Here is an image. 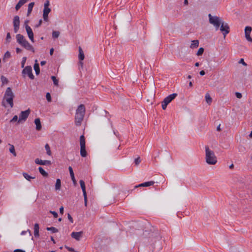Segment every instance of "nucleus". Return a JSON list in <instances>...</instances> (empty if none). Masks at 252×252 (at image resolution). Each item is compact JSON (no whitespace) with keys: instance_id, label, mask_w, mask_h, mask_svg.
I'll return each mask as SVG.
<instances>
[{"instance_id":"412c9836","label":"nucleus","mask_w":252,"mask_h":252,"mask_svg":"<svg viewBox=\"0 0 252 252\" xmlns=\"http://www.w3.org/2000/svg\"><path fill=\"white\" fill-rule=\"evenodd\" d=\"M39 225L37 223H35L34 226V236H38L39 235Z\"/></svg>"},{"instance_id":"69168bd1","label":"nucleus","mask_w":252,"mask_h":252,"mask_svg":"<svg viewBox=\"0 0 252 252\" xmlns=\"http://www.w3.org/2000/svg\"><path fill=\"white\" fill-rule=\"evenodd\" d=\"M41 23H42V20H41V19H40V20H39V23H38V24L36 26V27H38V26H40V25H41Z\"/></svg>"},{"instance_id":"2eb2a0df","label":"nucleus","mask_w":252,"mask_h":252,"mask_svg":"<svg viewBox=\"0 0 252 252\" xmlns=\"http://www.w3.org/2000/svg\"><path fill=\"white\" fill-rule=\"evenodd\" d=\"M35 162L37 164L39 165H51V162L50 160H42L41 159H39V158H36L35 159Z\"/></svg>"},{"instance_id":"4468645a","label":"nucleus","mask_w":252,"mask_h":252,"mask_svg":"<svg viewBox=\"0 0 252 252\" xmlns=\"http://www.w3.org/2000/svg\"><path fill=\"white\" fill-rule=\"evenodd\" d=\"M177 94L173 93L171 94L168 96H167L163 100V102H165L166 104H168L170 103L172 100L175 98V97L177 96Z\"/></svg>"},{"instance_id":"79ce46f5","label":"nucleus","mask_w":252,"mask_h":252,"mask_svg":"<svg viewBox=\"0 0 252 252\" xmlns=\"http://www.w3.org/2000/svg\"><path fill=\"white\" fill-rule=\"evenodd\" d=\"M141 162V160L139 157L136 158L134 160V163L136 165H138Z\"/></svg>"},{"instance_id":"9d476101","label":"nucleus","mask_w":252,"mask_h":252,"mask_svg":"<svg viewBox=\"0 0 252 252\" xmlns=\"http://www.w3.org/2000/svg\"><path fill=\"white\" fill-rule=\"evenodd\" d=\"M20 25V19L19 17L18 16H15L13 19V26H14V31L15 33H16L19 29Z\"/></svg>"},{"instance_id":"052dcab7","label":"nucleus","mask_w":252,"mask_h":252,"mask_svg":"<svg viewBox=\"0 0 252 252\" xmlns=\"http://www.w3.org/2000/svg\"><path fill=\"white\" fill-rule=\"evenodd\" d=\"M54 49H53V48H51V49L50 50V55H53V52H54Z\"/></svg>"},{"instance_id":"0e129e2a","label":"nucleus","mask_w":252,"mask_h":252,"mask_svg":"<svg viewBox=\"0 0 252 252\" xmlns=\"http://www.w3.org/2000/svg\"><path fill=\"white\" fill-rule=\"evenodd\" d=\"M217 130L218 131H220V124L217 126Z\"/></svg>"},{"instance_id":"c756f323","label":"nucleus","mask_w":252,"mask_h":252,"mask_svg":"<svg viewBox=\"0 0 252 252\" xmlns=\"http://www.w3.org/2000/svg\"><path fill=\"white\" fill-rule=\"evenodd\" d=\"M10 147L9 149V151L11 153H12L14 157L16 156V153L15 151L14 146L12 145H10Z\"/></svg>"},{"instance_id":"b1692460","label":"nucleus","mask_w":252,"mask_h":252,"mask_svg":"<svg viewBox=\"0 0 252 252\" xmlns=\"http://www.w3.org/2000/svg\"><path fill=\"white\" fill-rule=\"evenodd\" d=\"M61 180L59 179H57L56 184H55V189L56 190H60L61 189Z\"/></svg>"},{"instance_id":"a211bd4d","label":"nucleus","mask_w":252,"mask_h":252,"mask_svg":"<svg viewBox=\"0 0 252 252\" xmlns=\"http://www.w3.org/2000/svg\"><path fill=\"white\" fill-rule=\"evenodd\" d=\"M34 123L36 125V129L37 130H40L41 129V124L40 120L39 118H36L34 120Z\"/></svg>"},{"instance_id":"6ab92c4d","label":"nucleus","mask_w":252,"mask_h":252,"mask_svg":"<svg viewBox=\"0 0 252 252\" xmlns=\"http://www.w3.org/2000/svg\"><path fill=\"white\" fill-rule=\"evenodd\" d=\"M35 63L34 64V69L35 71V73L36 75H38L40 73V68L39 64L37 63V61L35 60Z\"/></svg>"},{"instance_id":"ea45409f","label":"nucleus","mask_w":252,"mask_h":252,"mask_svg":"<svg viewBox=\"0 0 252 252\" xmlns=\"http://www.w3.org/2000/svg\"><path fill=\"white\" fill-rule=\"evenodd\" d=\"M46 98L48 102H51L52 100L51 96L49 93H47L46 94Z\"/></svg>"},{"instance_id":"58836bf2","label":"nucleus","mask_w":252,"mask_h":252,"mask_svg":"<svg viewBox=\"0 0 252 252\" xmlns=\"http://www.w3.org/2000/svg\"><path fill=\"white\" fill-rule=\"evenodd\" d=\"M10 56H11L10 53L9 52H8V51H7L4 54L3 60H4L5 59H8V58H9L10 57Z\"/></svg>"},{"instance_id":"3c124183","label":"nucleus","mask_w":252,"mask_h":252,"mask_svg":"<svg viewBox=\"0 0 252 252\" xmlns=\"http://www.w3.org/2000/svg\"><path fill=\"white\" fill-rule=\"evenodd\" d=\"M239 63L243 64L244 65H245V66L247 65V63L244 62V60L243 59H241L240 60Z\"/></svg>"},{"instance_id":"7ed1b4c3","label":"nucleus","mask_w":252,"mask_h":252,"mask_svg":"<svg viewBox=\"0 0 252 252\" xmlns=\"http://www.w3.org/2000/svg\"><path fill=\"white\" fill-rule=\"evenodd\" d=\"M205 159L208 164L214 165L217 162V157L214 152L210 150L208 146H205Z\"/></svg>"},{"instance_id":"c03bdc74","label":"nucleus","mask_w":252,"mask_h":252,"mask_svg":"<svg viewBox=\"0 0 252 252\" xmlns=\"http://www.w3.org/2000/svg\"><path fill=\"white\" fill-rule=\"evenodd\" d=\"M50 213L54 216V218H57L58 217V215L56 212L50 211Z\"/></svg>"},{"instance_id":"603ef678","label":"nucleus","mask_w":252,"mask_h":252,"mask_svg":"<svg viewBox=\"0 0 252 252\" xmlns=\"http://www.w3.org/2000/svg\"><path fill=\"white\" fill-rule=\"evenodd\" d=\"M14 252H26L25 251L21 249H16L14 251Z\"/></svg>"},{"instance_id":"e433bc0d","label":"nucleus","mask_w":252,"mask_h":252,"mask_svg":"<svg viewBox=\"0 0 252 252\" xmlns=\"http://www.w3.org/2000/svg\"><path fill=\"white\" fill-rule=\"evenodd\" d=\"M34 5V3L33 2L30 3L29 4V5H28V10L32 11Z\"/></svg>"},{"instance_id":"680f3d73","label":"nucleus","mask_w":252,"mask_h":252,"mask_svg":"<svg viewBox=\"0 0 252 252\" xmlns=\"http://www.w3.org/2000/svg\"><path fill=\"white\" fill-rule=\"evenodd\" d=\"M46 61H41V63H40V64H41V65H45V64H46Z\"/></svg>"},{"instance_id":"aec40b11","label":"nucleus","mask_w":252,"mask_h":252,"mask_svg":"<svg viewBox=\"0 0 252 252\" xmlns=\"http://www.w3.org/2000/svg\"><path fill=\"white\" fill-rule=\"evenodd\" d=\"M79 56L78 58L80 61H82L84 59L85 56L83 50L81 47H79Z\"/></svg>"},{"instance_id":"de8ad7c7","label":"nucleus","mask_w":252,"mask_h":252,"mask_svg":"<svg viewBox=\"0 0 252 252\" xmlns=\"http://www.w3.org/2000/svg\"><path fill=\"white\" fill-rule=\"evenodd\" d=\"M235 95L238 98H241L242 97V95L240 93L236 92Z\"/></svg>"},{"instance_id":"9b49d317","label":"nucleus","mask_w":252,"mask_h":252,"mask_svg":"<svg viewBox=\"0 0 252 252\" xmlns=\"http://www.w3.org/2000/svg\"><path fill=\"white\" fill-rule=\"evenodd\" d=\"M252 28L249 26L246 27L245 29V34L246 39L250 42H252V38L250 36V33L252 31Z\"/></svg>"},{"instance_id":"5fc2aeb1","label":"nucleus","mask_w":252,"mask_h":252,"mask_svg":"<svg viewBox=\"0 0 252 252\" xmlns=\"http://www.w3.org/2000/svg\"><path fill=\"white\" fill-rule=\"evenodd\" d=\"M11 38L10 34L9 32H8L6 35V40H8Z\"/></svg>"},{"instance_id":"72a5a7b5","label":"nucleus","mask_w":252,"mask_h":252,"mask_svg":"<svg viewBox=\"0 0 252 252\" xmlns=\"http://www.w3.org/2000/svg\"><path fill=\"white\" fill-rule=\"evenodd\" d=\"M51 79H52V80L53 81L54 84L55 86H58L59 85L58 84L59 80L56 78V77L54 76H51Z\"/></svg>"},{"instance_id":"473e14b6","label":"nucleus","mask_w":252,"mask_h":252,"mask_svg":"<svg viewBox=\"0 0 252 252\" xmlns=\"http://www.w3.org/2000/svg\"><path fill=\"white\" fill-rule=\"evenodd\" d=\"M64 248L66 249L69 252H79L72 247H68L67 245H64Z\"/></svg>"},{"instance_id":"bf43d9fd","label":"nucleus","mask_w":252,"mask_h":252,"mask_svg":"<svg viewBox=\"0 0 252 252\" xmlns=\"http://www.w3.org/2000/svg\"><path fill=\"white\" fill-rule=\"evenodd\" d=\"M199 74L200 75L203 76L204 75H205V72L204 70H201L200 71Z\"/></svg>"},{"instance_id":"20e7f679","label":"nucleus","mask_w":252,"mask_h":252,"mask_svg":"<svg viewBox=\"0 0 252 252\" xmlns=\"http://www.w3.org/2000/svg\"><path fill=\"white\" fill-rule=\"evenodd\" d=\"M16 39L17 42L26 50L34 52V49L33 46L25 39L24 36L20 34L16 35Z\"/></svg>"},{"instance_id":"864d4df0","label":"nucleus","mask_w":252,"mask_h":252,"mask_svg":"<svg viewBox=\"0 0 252 252\" xmlns=\"http://www.w3.org/2000/svg\"><path fill=\"white\" fill-rule=\"evenodd\" d=\"M28 0H20L19 1L24 5L25 3L27 2Z\"/></svg>"},{"instance_id":"1a4fd4ad","label":"nucleus","mask_w":252,"mask_h":252,"mask_svg":"<svg viewBox=\"0 0 252 252\" xmlns=\"http://www.w3.org/2000/svg\"><path fill=\"white\" fill-rule=\"evenodd\" d=\"M30 113V110L29 109L28 110L22 111L19 115V119L18 120V123H21L22 121H25L28 117Z\"/></svg>"},{"instance_id":"49530a36","label":"nucleus","mask_w":252,"mask_h":252,"mask_svg":"<svg viewBox=\"0 0 252 252\" xmlns=\"http://www.w3.org/2000/svg\"><path fill=\"white\" fill-rule=\"evenodd\" d=\"M84 198V204L86 206L87 205V194H83Z\"/></svg>"},{"instance_id":"a878e982","label":"nucleus","mask_w":252,"mask_h":252,"mask_svg":"<svg viewBox=\"0 0 252 252\" xmlns=\"http://www.w3.org/2000/svg\"><path fill=\"white\" fill-rule=\"evenodd\" d=\"M206 101L207 103L210 104L212 101V99L210 94L207 93L205 96Z\"/></svg>"},{"instance_id":"f03ea898","label":"nucleus","mask_w":252,"mask_h":252,"mask_svg":"<svg viewBox=\"0 0 252 252\" xmlns=\"http://www.w3.org/2000/svg\"><path fill=\"white\" fill-rule=\"evenodd\" d=\"M85 113V108L83 104H80L76 111L75 116V124L77 126H81L84 119Z\"/></svg>"},{"instance_id":"8fccbe9b","label":"nucleus","mask_w":252,"mask_h":252,"mask_svg":"<svg viewBox=\"0 0 252 252\" xmlns=\"http://www.w3.org/2000/svg\"><path fill=\"white\" fill-rule=\"evenodd\" d=\"M67 218H68V219L69 220V221L71 223H72L73 222V219H72V217L71 216V215L69 214H68Z\"/></svg>"},{"instance_id":"423d86ee","label":"nucleus","mask_w":252,"mask_h":252,"mask_svg":"<svg viewBox=\"0 0 252 252\" xmlns=\"http://www.w3.org/2000/svg\"><path fill=\"white\" fill-rule=\"evenodd\" d=\"M85 138L83 135L80 137V155L82 157H86L87 156V152L86 150Z\"/></svg>"},{"instance_id":"c85d7f7f","label":"nucleus","mask_w":252,"mask_h":252,"mask_svg":"<svg viewBox=\"0 0 252 252\" xmlns=\"http://www.w3.org/2000/svg\"><path fill=\"white\" fill-rule=\"evenodd\" d=\"M83 234V231L73 232L71 234V236H81Z\"/></svg>"},{"instance_id":"bb28decb","label":"nucleus","mask_w":252,"mask_h":252,"mask_svg":"<svg viewBox=\"0 0 252 252\" xmlns=\"http://www.w3.org/2000/svg\"><path fill=\"white\" fill-rule=\"evenodd\" d=\"M39 171L40 173L44 177H47L48 173L43 169V168L41 167H39L38 168Z\"/></svg>"},{"instance_id":"f3484780","label":"nucleus","mask_w":252,"mask_h":252,"mask_svg":"<svg viewBox=\"0 0 252 252\" xmlns=\"http://www.w3.org/2000/svg\"><path fill=\"white\" fill-rule=\"evenodd\" d=\"M68 170H69V173H70V175L71 180H72L73 183H74V184L76 185V180L75 179V177H74V172H73V169H72V168L71 166H69L68 167Z\"/></svg>"},{"instance_id":"0eeeda50","label":"nucleus","mask_w":252,"mask_h":252,"mask_svg":"<svg viewBox=\"0 0 252 252\" xmlns=\"http://www.w3.org/2000/svg\"><path fill=\"white\" fill-rule=\"evenodd\" d=\"M22 73L24 77H25L26 75H27L32 80L34 78V76L32 73V68L31 66H26L22 70Z\"/></svg>"},{"instance_id":"e2e57ef3","label":"nucleus","mask_w":252,"mask_h":252,"mask_svg":"<svg viewBox=\"0 0 252 252\" xmlns=\"http://www.w3.org/2000/svg\"><path fill=\"white\" fill-rule=\"evenodd\" d=\"M28 23H29V21L28 20H26V21H25L24 25H25L26 29V25H28Z\"/></svg>"},{"instance_id":"c9c22d12","label":"nucleus","mask_w":252,"mask_h":252,"mask_svg":"<svg viewBox=\"0 0 252 252\" xmlns=\"http://www.w3.org/2000/svg\"><path fill=\"white\" fill-rule=\"evenodd\" d=\"M21 235H26L27 236H31V232L29 230H28L27 231H22V232L21 233Z\"/></svg>"},{"instance_id":"13d9d810","label":"nucleus","mask_w":252,"mask_h":252,"mask_svg":"<svg viewBox=\"0 0 252 252\" xmlns=\"http://www.w3.org/2000/svg\"><path fill=\"white\" fill-rule=\"evenodd\" d=\"M16 51L17 53H20L22 52V50L20 49L19 48H17L16 49Z\"/></svg>"},{"instance_id":"09e8293b","label":"nucleus","mask_w":252,"mask_h":252,"mask_svg":"<svg viewBox=\"0 0 252 252\" xmlns=\"http://www.w3.org/2000/svg\"><path fill=\"white\" fill-rule=\"evenodd\" d=\"M18 120V117L17 115H15L14 116L13 118L11 120L10 122H15L16 121H17Z\"/></svg>"},{"instance_id":"f704fd0d","label":"nucleus","mask_w":252,"mask_h":252,"mask_svg":"<svg viewBox=\"0 0 252 252\" xmlns=\"http://www.w3.org/2000/svg\"><path fill=\"white\" fill-rule=\"evenodd\" d=\"M60 32L58 31H53L52 32V36L53 38H58L59 36Z\"/></svg>"},{"instance_id":"338daca9","label":"nucleus","mask_w":252,"mask_h":252,"mask_svg":"<svg viewBox=\"0 0 252 252\" xmlns=\"http://www.w3.org/2000/svg\"><path fill=\"white\" fill-rule=\"evenodd\" d=\"M31 12L32 11L28 10L27 15L29 16L31 14Z\"/></svg>"},{"instance_id":"39448f33","label":"nucleus","mask_w":252,"mask_h":252,"mask_svg":"<svg viewBox=\"0 0 252 252\" xmlns=\"http://www.w3.org/2000/svg\"><path fill=\"white\" fill-rule=\"evenodd\" d=\"M208 16L209 22L215 27L216 30H218L223 21L220 17L216 16H213L211 14H209Z\"/></svg>"},{"instance_id":"4d7b16f0","label":"nucleus","mask_w":252,"mask_h":252,"mask_svg":"<svg viewBox=\"0 0 252 252\" xmlns=\"http://www.w3.org/2000/svg\"><path fill=\"white\" fill-rule=\"evenodd\" d=\"M60 213L61 214H63V206H62L60 208Z\"/></svg>"},{"instance_id":"4c0bfd02","label":"nucleus","mask_w":252,"mask_h":252,"mask_svg":"<svg viewBox=\"0 0 252 252\" xmlns=\"http://www.w3.org/2000/svg\"><path fill=\"white\" fill-rule=\"evenodd\" d=\"M203 52H204V49L203 48L201 47L198 49V50L196 53V55L197 56L201 55L203 54Z\"/></svg>"},{"instance_id":"2f4dec72","label":"nucleus","mask_w":252,"mask_h":252,"mask_svg":"<svg viewBox=\"0 0 252 252\" xmlns=\"http://www.w3.org/2000/svg\"><path fill=\"white\" fill-rule=\"evenodd\" d=\"M1 81L2 82V85H3L8 83L7 79L4 77V76H1L0 77Z\"/></svg>"},{"instance_id":"f8f14e48","label":"nucleus","mask_w":252,"mask_h":252,"mask_svg":"<svg viewBox=\"0 0 252 252\" xmlns=\"http://www.w3.org/2000/svg\"><path fill=\"white\" fill-rule=\"evenodd\" d=\"M51 9L49 7H44L43 10V19L45 22L49 21L48 14L51 12Z\"/></svg>"},{"instance_id":"393cba45","label":"nucleus","mask_w":252,"mask_h":252,"mask_svg":"<svg viewBox=\"0 0 252 252\" xmlns=\"http://www.w3.org/2000/svg\"><path fill=\"white\" fill-rule=\"evenodd\" d=\"M23 175L24 177L29 181H30L31 179H33L35 178V177H32L29 175L28 173L24 172L23 173Z\"/></svg>"},{"instance_id":"5701e85b","label":"nucleus","mask_w":252,"mask_h":252,"mask_svg":"<svg viewBox=\"0 0 252 252\" xmlns=\"http://www.w3.org/2000/svg\"><path fill=\"white\" fill-rule=\"evenodd\" d=\"M79 183L80 184L81 188L82 189L83 194H87L86 191L85 182L83 180H80L79 181Z\"/></svg>"},{"instance_id":"ddd939ff","label":"nucleus","mask_w":252,"mask_h":252,"mask_svg":"<svg viewBox=\"0 0 252 252\" xmlns=\"http://www.w3.org/2000/svg\"><path fill=\"white\" fill-rule=\"evenodd\" d=\"M26 30L30 40L32 42H34V35L31 28L29 25H26Z\"/></svg>"},{"instance_id":"774afa93","label":"nucleus","mask_w":252,"mask_h":252,"mask_svg":"<svg viewBox=\"0 0 252 252\" xmlns=\"http://www.w3.org/2000/svg\"><path fill=\"white\" fill-rule=\"evenodd\" d=\"M249 136L250 137H252V131H251V132L250 133V134H249Z\"/></svg>"},{"instance_id":"37998d69","label":"nucleus","mask_w":252,"mask_h":252,"mask_svg":"<svg viewBox=\"0 0 252 252\" xmlns=\"http://www.w3.org/2000/svg\"><path fill=\"white\" fill-rule=\"evenodd\" d=\"M50 1L49 0H46L44 3V7H49Z\"/></svg>"},{"instance_id":"f257e3e1","label":"nucleus","mask_w":252,"mask_h":252,"mask_svg":"<svg viewBox=\"0 0 252 252\" xmlns=\"http://www.w3.org/2000/svg\"><path fill=\"white\" fill-rule=\"evenodd\" d=\"M14 97V94L12 92L11 89L10 87H8L4 93L3 100L2 105L5 107H7V105H9L10 108L13 107V98Z\"/></svg>"},{"instance_id":"a19ab883","label":"nucleus","mask_w":252,"mask_h":252,"mask_svg":"<svg viewBox=\"0 0 252 252\" xmlns=\"http://www.w3.org/2000/svg\"><path fill=\"white\" fill-rule=\"evenodd\" d=\"M27 58L24 57L22 58V61L21 62V67L23 68L25 66V63L26 62Z\"/></svg>"},{"instance_id":"cd10ccee","label":"nucleus","mask_w":252,"mask_h":252,"mask_svg":"<svg viewBox=\"0 0 252 252\" xmlns=\"http://www.w3.org/2000/svg\"><path fill=\"white\" fill-rule=\"evenodd\" d=\"M45 148L46 151V153L48 155L51 156V151L50 150V146L48 144H46L45 145Z\"/></svg>"},{"instance_id":"6e6d98bb","label":"nucleus","mask_w":252,"mask_h":252,"mask_svg":"<svg viewBox=\"0 0 252 252\" xmlns=\"http://www.w3.org/2000/svg\"><path fill=\"white\" fill-rule=\"evenodd\" d=\"M21 6L19 5V4H17L15 6V9L17 11L18 10Z\"/></svg>"},{"instance_id":"a18cd8bd","label":"nucleus","mask_w":252,"mask_h":252,"mask_svg":"<svg viewBox=\"0 0 252 252\" xmlns=\"http://www.w3.org/2000/svg\"><path fill=\"white\" fill-rule=\"evenodd\" d=\"M161 103H162V108L163 110H165L168 104H166L165 102H163V101H162Z\"/></svg>"},{"instance_id":"6e6552de","label":"nucleus","mask_w":252,"mask_h":252,"mask_svg":"<svg viewBox=\"0 0 252 252\" xmlns=\"http://www.w3.org/2000/svg\"><path fill=\"white\" fill-rule=\"evenodd\" d=\"M220 30L222 33L224 37L229 32V27L226 23L223 21L220 24Z\"/></svg>"},{"instance_id":"4be33fe9","label":"nucleus","mask_w":252,"mask_h":252,"mask_svg":"<svg viewBox=\"0 0 252 252\" xmlns=\"http://www.w3.org/2000/svg\"><path fill=\"white\" fill-rule=\"evenodd\" d=\"M199 42L197 40L192 41V43L190 45V47L192 49L196 48L198 47Z\"/></svg>"},{"instance_id":"7c9ffc66","label":"nucleus","mask_w":252,"mask_h":252,"mask_svg":"<svg viewBox=\"0 0 252 252\" xmlns=\"http://www.w3.org/2000/svg\"><path fill=\"white\" fill-rule=\"evenodd\" d=\"M47 230L48 231H51L52 233L58 232V229L54 227H47Z\"/></svg>"},{"instance_id":"dca6fc26","label":"nucleus","mask_w":252,"mask_h":252,"mask_svg":"<svg viewBox=\"0 0 252 252\" xmlns=\"http://www.w3.org/2000/svg\"><path fill=\"white\" fill-rule=\"evenodd\" d=\"M155 182L154 181H149L140 184H139L138 185L135 186V188H137L139 187H149L151 186H153Z\"/></svg>"}]
</instances>
